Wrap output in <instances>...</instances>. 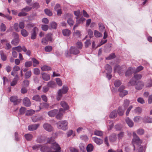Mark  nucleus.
<instances>
[{"mask_svg":"<svg viewBox=\"0 0 152 152\" xmlns=\"http://www.w3.org/2000/svg\"><path fill=\"white\" fill-rule=\"evenodd\" d=\"M47 142L51 144V146L46 145L41 148L42 152H61V148L59 145L54 140L52 137L48 139Z\"/></svg>","mask_w":152,"mask_h":152,"instance_id":"1","label":"nucleus"},{"mask_svg":"<svg viewBox=\"0 0 152 152\" xmlns=\"http://www.w3.org/2000/svg\"><path fill=\"white\" fill-rule=\"evenodd\" d=\"M126 69L125 65L120 66L118 65H116L114 67V73L117 72L120 76H122L124 75Z\"/></svg>","mask_w":152,"mask_h":152,"instance_id":"2","label":"nucleus"},{"mask_svg":"<svg viewBox=\"0 0 152 152\" xmlns=\"http://www.w3.org/2000/svg\"><path fill=\"white\" fill-rule=\"evenodd\" d=\"M68 89V88L66 86H64L61 89L58 91V95L57 97V99L58 101L60 100L63 94H64L67 92Z\"/></svg>","mask_w":152,"mask_h":152,"instance_id":"3","label":"nucleus"},{"mask_svg":"<svg viewBox=\"0 0 152 152\" xmlns=\"http://www.w3.org/2000/svg\"><path fill=\"white\" fill-rule=\"evenodd\" d=\"M57 127L58 129L65 130L68 129V122L66 121H61L58 122L57 124Z\"/></svg>","mask_w":152,"mask_h":152,"instance_id":"4","label":"nucleus"},{"mask_svg":"<svg viewBox=\"0 0 152 152\" xmlns=\"http://www.w3.org/2000/svg\"><path fill=\"white\" fill-rule=\"evenodd\" d=\"M133 138L132 140V143L133 145L134 150L135 149V146L134 144H136L137 145H139L141 144L142 141L138 137L136 133L134 132L133 133Z\"/></svg>","mask_w":152,"mask_h":152,"instance_id":"5","label":"nucleus"},{"mask_svg":"<svg viewBox=\"0 0 152 152\" xmlns=\"http://www.w3.org/2000/svg\"><path fill=\"white\" fill-rule=\"evenodd\" d=\"M64 16L66 19H67V22L69 26H73L74 22L72 18V15L70 14H67L65 15Z\"/></svg>","mask_w":152,"mask_h":152,"instance_id":"6","label":"nucleus"},{"mask_svg":"<svg viewBox=\"0 0 152 152\" xmlns=\"http://www.w3.org/2000/svg\"><path fill=\"white\" fill-rule=\"evenodd\" d=\"M10 101L13 103L15 105H16L18 104L19 101L18 97L16 96H11L10 98Z\"/></svg>","mask_w":152,"mask_h":152,"instance_id":"7","label":"nucleus"},{"mask_svg":"<svg viewBox=\"0 0 152 152\" xmlns=\"http://www.w3.org/2000/svg\"><path fill=\"white\" fill-rule=\"evenodd\" d=\"M38 29L36 27H34L31 33V38L32 39H36L37 36V34L38 31Z\"/></svg>","mask_w":152,"mask_h":152,"instance_id":"8","label":"nucleus"},{"mask_svg":"<svg viewBox=\"0 0 152 152\" xmlns=\"http://www.w3.org/2000/svg\"><path fill=\"white\" fill-rule=\"evenodd\" d=\"M39 126V124H34L29 125L28 130L30 131H33L37 130Z\"/></svg>","mask_w":152,"mask_h":152,"instance_id":"9","label":"nucleus"},{"mask_svg":"<svg viewBox=\"0 0 152 152\" xmlns=\"http://www.w3.org/2000/svg\"><path fill=\"white\" fill-rule=\"evenodd\" d=\"M23 105L26 107H29L31 105V103L30 100L27 97H25L23 99Z\"/></svg>","mask_w":152,"mask_h":152,"instance_id":"10","label":"nucleus"},{"mask_svg":"<svg viewBox=\"0 0 152 152\" xmlns=\"http://www.w3.org/2000/svg\"><path fill=\"white\" fill-rule=\"evenodd\" d=\"M43 127L45 130L49 132H51L53 130L52 127L50 124L47 123H45L43 125Z\"/></svg>","mask_w":152,"mask_h":152,"instance_id":"11","label":"nucleus"},{"mask_svg":"<svg viewBox=\"0 0 152 152\" xmlns=\"http://www.w3.org/2000/svg\"><path fill=\"white\" fill-rule=\"evenodd\" d=\"M64 113V110L62 108H60L59 112L56 116V118L59 120L61 119L63 116V114Z\"/></svg>","mask_w":152,"mask_h":152,"instance_id":"12","label":"nucleus"},{"mask_svg":"<svg viewBox=\"0 0 152 152\" xmlns=\"http://www.w3.org/2000/svg\"><path fill=\"white\" fill-rule=\"evenodd\" d=\"M58 113V110L57 109L52 110L48 113V115L51 117L54 116Z\"/></svg>","mask_w":152,"mask_h":152,"instance_id":"13","label":"nucleus"},{"mask_svg":"<svg viewBox=\"0 0 152 152\" xmlns=\"http://www.w3.org/2000/svg\"><path fill=\"white\" fill-rule=\"evenodd\" d=\"M70 51L71 53L74 55H76L79 53L78 50L76 47H71L70 49Z\"/></svg>","mask_w":152,"mask_h":152,"instance_id":"14","label":"nucleus"},{"mask_svg":"<svg viewBox=\"0 0 152 152\" xmlns=\"http://www.w3.org/2000/svg\"><path fill=\"white\" fill-rule=\"evenodd\" d=\"M144 86L143 83L141 81L138 82L136 84L135 88L137 90H140Z\"/></svg>","mask_w":152,"mask_h":152,"instance_id":"15","label":"nucleus"},{"mask_svg":"<svg viewBox=\"0 0 152 152\" xmlns=\"http://www.w3.org/2000/svg\"><path fill=\"white\" fill-rule=\"evenodd\" d=\"M60 105L63 108L64 110H68L69 109V106L67 103L65 101H62L61 102Z\"/></svg>","mask_w":152,"mask_h":152,"instance_id":"16","label":"nucleus"},{"mask_svg":"<svg viewBox=\"0 0 152 152\" xmlns=\"http://www.w3.org/2000/svg\"><path fill=\"white\" fill-rule=\"evenodd\" d=\"M93 140L98 145H100L103 143V140L102 139L99 138L95 137H92Z\"/></svg>","mask_w":152,"mask_h":152,"instance_id":"17","label":"nucleus"},{"mask_svg":"<svg viewBox=\"0 0 152 152\" xmlns=\"http://www.w3.org/2000/svg\"><path fill=\"white\" fill-rule=\"evenodd\" d=\"M125 121L128 126L130 127H132L134 125L133 121L129 117H127L125 119Z\"/></svg>","mask_w":152,"mask_h":152,"instance_id":"18","label":"nucleus"},{"mask_svg":"<svg viewBox=\"0 0 152 152\" xmlns=\"http://www.w3.org/2000/svg\"><path fill=\"white\" fill-rule=\"evenodd\" d=\"M143 122L145 123H152V118L150 117L145 116L142 119Z\"/></svg>","mask_w":152,"mask_h":152,"instance_id":"19","label":"nucleus"},{"mask_svg":"<svg viewBox=\"0 0 152 152\" xmlns=\"http://www.w3.org/2000/svg\"><path fill=\"white\" fill-rule=\"evenodd\" d=\"M41 75L42 78L45 81L48 80L50 78V75L45 73H42Z\"/></svg>","mask_w":152,"mask_h":152,"instance_id":"20","label":"nucleus"},{"mask_svg":"<svg viewBox=\"0 0 152 152\" xmlns=\"http://www.w3.org/2000/svg\"><path fill=\"white\" fill-rule=\"evenodd\" d=\"M109 139L110 142H114L117 140V137L116 134H113L109 137Z\"/></svg>","mask_w":152,"mask_h":152,"instance_id":"21","label":"nucleus"},{"mask_svg":"<svg viewBox=\"0 0 152 152\" xmlns=\"http://www.w3.org/2000/svg\"><path fill=\"white\" fill-rule=\"evenodd\" d=\"M19 70V67L15 66L14 67L13 70L11 72V75L14 76H16L18 75L16 74V72Z\"/></svg>","mask_w":152,"mask_h":152,"instance_id":"22","label":"nucleus"},{"mask_svg":"<svg viewBox=\"0 0 152 152\" xmlns=\"http://www.w3.org/2000/svg\"><path fill=\"white\" fill-rule=\"evenodd\" d=\"M46 145H41L39 144H36L35 145L33 146L32 148L34 150H38L39 149H40L41 151H42L41 150V148L43 146H46Z\"/></svg>","mask_w":152,"mask_h":152,"instance_id":"23","label":"nucleus"},{"mask_svg":"<svg viewBox=\"0 0 152 152\" xmlns=\"http://www.w3.org/2000/svg\"><path fill=\"white\" fill-rule=\"evenodd\" d=\"M133 68L131 67H129L125 73V75L126 77L129 76L132 74Z\"/></svg>","mask_w":152,"mask_h":152,"instance_id":"24","label":"nucleus"},{"mask_svg":"<svg viewBox=\"0 0 152 152\" xmlns=\"http://www.w3.org/2000/svg\"><path fill=\"white\" fill-rule=\"evenodd\" d=\"M0 55L2 60L5 61L7 60L6 55L4 53L3 51L1 50L0 51Z\"/></svg>","mask_w":152,"mask_h":152,"instance_id":"25","label":"nucleus"},{"mask_svg":"<svg viewBox=\"0 0 152 152\" xmlns=\"http://www.w3.org/2000/svg\"><path fill=\"white\" fill-rule=\"evenodd\" d=\"M47 85L48 87L54 88L56 87V85L54 81H50L48 83Z\"/></svg>","mask_w":152,"mask_h":152,"instance_id":"26","label":"nucleus"},{"mask_svg":"<svg viewBox=\"0 0 152 152\" xmlns=\"http://www.w3.org/2000/svg\"><path fill=\"white\" fill-rule=\"evenodd\" d=\"M42 117H39L37 116H34L32 118V121L34 122L39 121L42 120Z\"/></svg>","mask_w":152,"mask_h":152,"instance_id":"27","label":"nucleus"},{"mask_svg":"<svg viewBox=\"0 0 152 152\" xmlns=\"http://www.w3.org/2000/svg\"><path fill=\"white\" fill-rule=\"evenodd\" d=\"M125 109H123L121 107H119L118 108L117 113H118V114L120 116H122L124 113V111Z\"/></svg>","mask_w":152,"mask_h":152,"instance_id":"28","label":"nucleus"},{"mask_svg":"<svg viewBox=\"0 0 152 152\" xmlns=\"http://www.w3.org/2000/svg\"><path fill=\"white\" fill-rule=\"evenodd\" d=\"M35 112V110L32 109L28 110L26 111V115L28 116H31Z\"/></svg>","mask_w":152,"mask_h":152,"instance_id":"29","label":"nucleus"},{"mask_svg":"<svg viewBox=\"0 0 152 152\" xmlns=\"http://www.w3.org/2000/svg\"><path fill=\"white\" fill-rule=\"evenodd\" d=\"M63 35L66 36H68L70 34V31L69 30L65 29L62 31Z\"/></svg>","mask_w":152,"mask_h":152,"instance_id":"30","label":"nucleus"},{"mask_svg":"<svg viewBox=\"0 0 152 152\" xmlns=\"http://www.w3.org/2000/svg\"><path fill=\"white\" fill-rule=\"evenodd\" d=\"M15 77L14 78L13 80L11 83L10 85L11 86H15L17 82V80L18 78V75L15 76Z\"/></svg>","mask_w":152,"mask_h":152,"instance_id":"31","label":"nucleus"},{"mask_svg":"<svg viewBox=\"0 0 152 152\" xmlns=\"http://www.w3.org/2000/svg\"><path fill=\"white\" fill-rule=\"evenodd\" d=\"M106 70L107 71L108 73H111L112 72V69L111 66L108 64H107L105 66Z\"/></svg>","mask_w":152,"mask_h":152,"instance_id":"32","label":"nucleus"},{"mask_svg":"<svg viewBox=\"0 0 152 152\" xmlns=\"http://www.w3.org/2000/svg\"><path fill=\"white\" fill-rule=\"evenodd\" d=\"M26 139L27 141H31L32 140L33 136L30 134H27L25 135Z\"/></svg>","mask_w":152,"mask_h":152,"instance_id":"33","label":"nucleus"},{"mask_svg":"<svg viewBox=\"0 0 152 152\" xmlns=\"http://www.w3.org/2000/svg\"><path fill=\"white\" fill-rule=\"evenodd\" d=\"M45 138L42 137H39L37 139V142L39 143H42L44 142Z\"/></svg>","mask_w":152,"mask_h":152,"instance_id":"34","label":"nucleus"},{"mask_svg":"<svg viewBox=\"0 0 152 152\" xmlns=\"http://www.w3.org/2000/svg\"><path fill=\"white\" fill-rule=\"evenodd\" d=\"M32 99L37 102H40L41 100V98L38 95H36L32 97Z\"/></svg>","mask_w":152,"mask_h":152,"instance_id":"35","label":"nucleus"},{"mask_svg":"<svg viewBox=\"0 0 152 152\" xmlns=\"http://www.w3.org/2000/svg\"><path fill=\"white\" fill-rule=\"evenodd\" d=\"M117 115V111L114 110L111 113L110 115V117L111 118H113L116 117Z\"/></svg>","mask_w":152,"mask_h":152,"instance_id":"36","label":"nucleus"},{"mask_svg":"<svg viewBox=\"0 0 152 152\" xmlns=\"http://www.w3.org/2000/svg\"><path fill=\"white\" fill-rule=\"evenodd\" d=\"M31 60L33 62V66L34 67H36L37 65L39 64V61L36 58H32Z\"/></svg>","mask_w":152,"mask_h":152,"instance_id":"37","label":"nucleus"},{"mask_svg":"<svg viewBox=\"0 0 152 152\" xmlns=\"http://www.w3.org/2000/svg\"><path fill=\"white\" fill-rule=\"evenodd\" d=\"M93 146L91 144H88L86 147V150L88 152H91L93 151Z\"/></svg>","mask_w":152,"mask_h":152,"instance_id":"38","label":"nucleus"},{"mask_svg":"<svg viewBox=\"0 0 152 152\" xmlns=\"http://www.w3.org/2000/svg\"><path fill=\"white\" fill-rule=\"evenodd\" d=\"M76 18L77 19L76 22L79 23H83L86 20V19L83 16L81 17L79 19H78V17H76Z\"/></svg>","mask_w":152,"mask_h":152,"instance_id":"39","label":"nucleus"},{"mask_svg":"<svg viewBox=\"0 0 152 152\" xmlns=\"http://www.w3.org/2000/svg\"><path fill=\"white\" fill-rule=\"evenodd\" d=\"M129 100L126 99L124 101V103L123 105L124 107V109H125L129 105Z\"/></svg>","mask_w":152,"mask_h":152,"instance_id":"40","label":"nucleus"},{"mask_svg":"<svg viewBox=\"0 0 152 152\" xmlns=\"http://www.w3.org/2000/svg\"><path fill=\"white\" fill-rule=\"evenodd\" d=\"M41 69L43 71H48L50 70L51 68L47 65H44L41 67Z\"/></svg>","mask_w":152,"mask_h":152,"instance_id":"41","label":"nucleus"},{"mask_svg":"<svg viewBox=\"0 0 152 152\" xmlns=\"http://www.w3.org/2000/svg\"><path fill=\"white\" fill-rule=\"evenodd\" d=\"M136 83V81L134 80V78L133 77L128 83V85L129 86H134L135 84Z\"/></svg>","mask_w":152,"mask_h":152,"instance_id":"42","label":"nucleus"},{"mask_svg":"<svg viewBox=\"0 0 152 152\" xmlns=\"http://www.w3.org/2000/svg\"><path fill=\"white\" fill-rule=\"evenodd\" d=\"M94 134L96 136H102L103 135V132L101 131L96 130L94 132Z\"/></svg>","mask_w":152,"mask_h":152,"instance_id":"43","label":"nucleus"},{"mask_svg":"<svg viewBox=\"0 0 152 152\" xmlns=\"http://www.w3.org/2000/svg\"><path fill=\"white\" fill-rule=\"evenodd\" d=\"M94 36L96 37H100L102 36V34L100 32L96 30L94 31Z\"/></svg>","mask_w":152,"mask_h":152,"instance_id":"44","label":"nucleus"},{"mask_svg":"<svg viewBox=\"0 0 152 152\" xmlns=\"http://www.w3.org/2000/svg\"><path fill=\"white\" fill-rule=\"evenodd\" d=\"M31 75V71L26 72L25 75V77L26 79H28L30 77Z\"/></svg>","mask_w":152,"mask_h":152,"instance_id":"45","label":"nucleus"},{"mask_svg":"<svg viewBox=\"0 0 152 152\" xmlns=\"http://www.w3.org/2000/svg\"><path fill=\"white\" fill-rule=\"evenodd\" d=\"M128 94V92L127 91L124 90L121 92L119 93V96L121 97H123L127 95Z\"/></svg>","mask_w":152,"mask_h":152,"instance_id":"46","label":"nucleus"},{"mask_svg":"<svg viewBox=\"0 0 152 152\" xmlns=\"http://www.w3.org/2000/svg\"><path fill=\"white\" fill-rule=\"evenodd\" d=\"M45 38H46V39L48 41H52V34L50 33H48L46 35Z\"/></svg>","mask_w":152,"mask_h":152,"instance_id":"47","label":"nucleus"},{"mask_svg":"<svg viewBox=\"0 0 152 152\" xmlns=\"http://www.w3.org/2000/svg\"><path fill=\"white\" fill-rule=\"evenodd\" d=\"M52 47L50 46H47L45 48V50L46 52H50L52 50Z\"/></svg>","mask_w":152,"mask_h":152,"instance_id":"48","label":"nucleus"},{"mask_svg":"<svg viewBox=\"0 0 152 152\" xmlns=\"http://www.w3.org/2000/svg\"><path fill=\"white\" fill-rule=\"evenodd\" d=\"M21 33L22 36L24 37H27L28 34V32L24 29H23L21 31Z\"/></svg>","mask_w":152,"mask_h":152,"instance_id":"49","label":"nucleus"},{"mask_svg":"<svg viewBox=\"0 0 152 152\" xmlns=\"http://www.w3.org/2000/svg\"><path fill=\"white\" fill-rule=\"evenodd\" d=\"M121 83L120 80H116L114 82V85L115 87H118L121 84Z\"/></svg>","mask_w":152,"mask_h":152,"instance_id":"50","label":"nucleus"},{"mask_svg":"<svg viewBox=\"0 0 152 152\" xmlns=\"http://www.w3.org/2000/svg\"><path fill=\"white\" fill-rule=\"evenodd\" d=\"M26 109L24 107H21L20 109V114H23L26 112Z\"/></svg>","mask_w":152,"mask_h":152,"instance_id":"51","label":"nucleus"},{"mask_svg":"<svg viewBox=\"0 0 152 152\" xmlns=\"http://www.w3.org/2000/svg\"><path fill=\"white\" fill-rule=\"evenodd\" d=\"M99 30L100 31H103L105 28V27L103 24L102 23H98Z\"/></svg>","mask_w":152,"mask_h":152,"instance_id":"52","label":"nucleus"},{"mask_svg":"<svg viewBox=\"0 0 152 152\" xmlns=\"http://www.w3.org/2000/svg\"><path fill=\"white\" fill-rule=\"evenodd\" d=\"M137 114H140L141 113L142 109L140 107H137L133 111Z\"/></svg>","mask_w":152,"mask_h":152,"instance_id":"53","label":"nucleus"},{"mask_svg":"<svg viewBox=\"0 0 152 152\" xmlns=\"http://www.w3.org/2000/svg\"><path fill=\"white\" fill-rule=\"evenodd\" d=\"M45 13L49 16H51L52 15V12L48 9H46L44 10Z\"/></svg>","mask_w":152,"mask_h":152,"instance_id":"54","label":"nucleus"},{"mask_svg":"<svg viewBox=\"0 0 152 152\" xmlns=\"http://www.w3.org/2000/svg\"><path fill=\"white\" fill-rule=\"evenodd\" d=\"M32 64L31 61H26L25 63V66L26 67H29L31 66Z\"/></svg>","mask_w":152,"mask_h":152,"instance_id":"55","label":"nucleus"},{"mask_svg":"<svg viewBox=\"0 0 152 152\" xmlns=\"http://www.w3.org/2000/svg\"><path fill=\"white\" fill-rule=\"evenodd\" d=\"M29 84V81L27 80H26L23 81V86L27 87L28 86Z\"/></svg>","mask_w":152,"mask_h":152,"instance_id":"56","label":"nucleus"},{"mask_svg":"<svg viewBox=\"0 0 152 152\" xmlns=\"http://www.w3.org/2000/svg\"><path fill=\"white\" fill-rule=\"evenodd\" d=\"M137 134L139 135H142L144 133V130L142 129H140L137 130Z\"/></svg>","mask_w":152,"mask_h":152,"instance_id":"57","label":"nucleus"},{"mask_svg":"<svg viewBox=\"0 0 152 152\" xmlns=\"http://www.w3.org/2000/svg\"><path fill=\"white\" fill-rule=\"evenodd\" d=\"M133 77L136 80H138L142 78V75L140 74H135Z\"/></svg>","mask_w":152,"mask_h":152,"instance_id":"58","label":"nucleus"},{"mask_svg":"<svg viewBox=\"0 0 152 152\" xmlns=\"http://www.w3.org/2000/svg\"><path fill=\"white\" fill-rule=\"evenodd\" d=\"M27 14V13L24 11L23 9H22L21 12H20V16H26Z\"/></svg>","mask_w":152,"mask_h":152,"instance_id":"59","label":"nucleus"},{"mask_svg":"<svg viewBox=\"0 0 152 152\" xmlns=\"http://www.w3.org/2000/svg\"><path fill=\"white\" fill-rule=\"evenodd\" d=\"M0 29L1 31L4 32L5 31L6 29V27L4 24L1 23L0 26Z\"/></svg>","mask_w":152,"mask_h":152,"instance_id":"60","label":"nucleus"},{"mask_svg":"<svg viewBox=\"0 0 152 152\" xmlns=\"http://www.w3.org/2000/svg\"><path fill=\"white\" fill-rule=\"evenodd\" d=\"M91 42L90 39H87L85 42V46L86 48H87L91 45Z\"/></svg>","mask_w":152,"mask_h":152,"instance_id":"61","label":"nucleus"},{"mask_svg":"<svg viewBox=\"0 0 152 152\" xmlns=\"http://www.w3.org/2000/svg\"><path fill=\"white\" fill-rule=\"evenodd\" d=\"M143 69V67L142 66H138L134 71V72L137 73L139 72Z\"/></svg>","mask_w":152,"mask_h":152,"instance_id":"62","label":"nucleus"},{"mask_svg":"<svg viewBox=\"0 0 152 152\" xmlns=\"http://www.w3.org/2000/svg\"><path fill=\"white\" fill-rule=\"evenodd\" d=\"M34 73L36 75H38L40 73V71L39 69L38 68H35L33 70Z\"/></svg>","mask_w":152,"mask_h":152,"instance_id":"63","label":"nucleus"},{"mask_svg":"<svg viewBox=\"0 0 152 152\" xmlns=\"http://www.w3.org/2000/svg\"><path fill=\"white\" fill-rule=\"evenodd\" d=\"M19 42V41L18 39H15L11 42V43L15 45H17Z\"/></svg>","mask_w":152,"mask_h":152,"instance_id":"64","label":"nucleus"}]
</instances>
